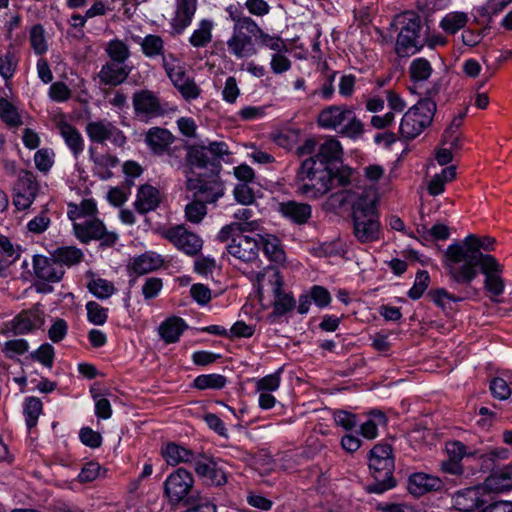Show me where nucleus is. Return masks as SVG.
<instances>
[{"mask_svg":"<svg viewBox=\"0 0 512 512\" xmlns=\"http://www.w3.org/2000/svg\"><path fill=\"white\" fill-rule=\"evenodd\" d=\"M496 239L490 236L467 235L462 241L450 244L443 256L447 272L453 271L458 279L469 280L475 276V267L498 261L490 254L495 250Z\"/></svg>","mask_w":512,"mask_h":512,"instance_id":"obj_1","label":"nucleus"},{"mask_svg":"<svg viewBox=\"0 0 512 512\" xmlns=\"http://www.w3.org/2000/svg\"><path fill=\"white\" fill-rule=\"evenodd\" d=\"M332 199L339 206L352 203L353 234L360 243H371L380 239L381 225L374 193H363L354 200V193L343 189L333 194Z\"/></svg>","mask_w":512,"mask_h":512,"instance_id":"obj_2","label":"nucleus"},{"mask_svg":"<svg viewBox=\"0 0 512 512\" xmlns=\"http://www.w3.org/2000/svg\"><path fill=\"white\" fill-rule=\"evenodd\" d=\"M349 171L333 170L329 166L317 165L314 157L304 160L297 172L296 192L307 198L316 199L328 193L333 187L349 184Z\"/></svg>","mask_w":512,"mask_h":512,"instance_id":"obj_3","label":"nucleus"},{"mask_svg":"<svg viewBox=\"0 0 512 512\" xmlns=\"http://www.w3.org/2000/svg\"><path fill=\"white\" fill-rule=\"evenodd\" d=\"M228 19L233 22L231 36L226 41L227 51L236 59H246L258 53V24L244 14L240 4H231L225 9Z\"/></svg>","mask_w":512,"mask_h":512,"instance_id":"obj_4","label":"nucleus"},{"mask_svg":"<svg viewBox=\"0 0 512 512\" xmlns=\"http://www.w3.org/2000/svg\"><path fill=\"white\" fill-rule=\"evenodd\" d=\"M369 468L374 482L366 487L369 493L382 494L396 486L393 477L394 458L388 444H377L370 450Z\"/></svg>","mask_w":512,"mask_h":512,"instance_id":"obj_5","label":"nucleus"},{"mask_svg":"<svg viewBox=\"0 0 512 512\" xmlns=\"http://www.w3.org/2000/svg\"><path fill=\"white\" fill-rule=\"evenodd\" d=\"M239 229L235 225H225L219 230L216 239L225 244L226 251L234 258L242 262L255 261L259 254L258 238Z\"/></svg>","mask_w":512,"mask_h":512,"instance_id":"obj_6","label":"nucleus"},{"mask_svg":"<svg viewBox=\"0 0 512 512\" xmlns=\"http://www.w3.org/2000/svg\"><path fill=\"white\" fill-rule=\"evenodd\" d=\"M318 124L349 138H358L363 133V124L346 105H331L318 115Z\"/></svg>","mask_w":512,"mask_h":512,"instance_id":"obj_7","label":"nucleus"},{"mask_svg":"<svg viewBox=\"0 0 512 512\" xmlns=\"http://www.w3.org/2000/svg\"><path fill=\"white\" fill-rule=\"evenodd\" d=\"M436 109V102L431 98L419 100L403 115L399 126L400 136L406 140L418 137L432 123Z\"/></svg>","mask_w":512,"mask_h":512,"instance_id":"obj_8","label":"nucleus"},{"mask_svg":"<svg viewBox=\"0 0 512 512\" xmlns=\"http://www.w3.org/2000/svg\"><path fill=\"white\" fill-rule=\"evenodd\" d=\"M504 265L499 261H492L490 264L479 265L475 267V276L469 280L462 281L458 279L457 274L453 271L447 272L452 283L468 287L481 273L483 278V289L488 298L493 303H499V297L505 291V280L503 278Z\"/></svg>","mask_w":512,"mask_h":512,"instance_id":"obj_9","label":"nucleus"},{"mask_svg":"<svg viewBox=\"0 0 512 512\" xmlns=\"http://www.w3.org/2000/svg\"><path fill=\"white\" fill-rule=\"evenodd\" d=\"M401 25L397 37L395 52L399 57L414 55L424 46V38L421 37V19L414 12H405L397 18Z\"/></svg>","mask_w":512,"mask_h":512,"instance_id":"obj_10","label":"nucleus"},{"mask_svg":"<svg viewBox=\"0 0 512 512\" xmlns=\"http://www.w3.org/2000/svg\"><path fill=\"white\" fill-rule=\"evenodd\" d=\"M256 280L259 286L263 285L266 280L272 286L274 295L273 311L268 315L271 321H275L276 318L285 315L295 308L296 301L291 294L283 291V281L279 271L275 267L268 266L262 272H259L256 276Z\"/></svg>","mask_w":512,"mask_h":512,"instance_id":"obj_11","label":"nucleus"},{"mask_svg":"<svg viewBox=\"0 0 512 512\" xmlns=\"http://www.w3.org/2000/svg\"><path fill=\"white\" fill-rule=\"evenodd\" d=\"M163 68L174 87L186 101H192L200 96L201 89L185 68L180 65L174 54L168 53V56L164 57Z\"/></svg>","mask_w":512,"mask_h":512,"instance_id":"obj_12","label":"nucleus"},{"mask_svg":"<svg viewBox=\"0 0 512 512\" xmlns=\"http://www.w3.org/2000/svg\"><path fill=\"white\" fill-rule=\"evenodd\" d=\"M193 487V475L184 468H178L166 478L164 495L172 505H185L192 493H199Z\"/></svg>","mask_w":512,"mask_h":512,"instance_id":"obj_13","label":"nucleus"},{"mask_svg":"<svg viewBox=\"0 0 512 512\" xmlns=\"http://www.w3.org/2000/svg\"><path fill=\"white\" fill-rule=\"evenodd\" d=\"M73 231L76 238L82 243L98 240L101 246L111 247L118 240V235L115 232L107 231L102 221L98 219L74 222Z\"/></svg>","mask_w":512,"mask_h":512,"instance_id":"obj_14","label":"nucleus"},{"mask_svg":"<svg viewBox=\"0 0 512 512\" xmlns=\"http://www.w3.org/2000/svg\"><path fill=\"white\" fill-rule=\"evenodd\" d=\"M86 133L89 139L95 143L110 141L117 147H123L126 143V137L123 132L105 119L87 123Z\"/></svg>","mask_w":512,"mask_h":512,"instance_id":"obj_15","label":"nucleus"},{"mask_svg":"<svg viewBox=\"0 0 512 512\" xmlns=\"http://www.w3.org/2000/svg\"><path fill=\"white\" fill-rule=\"evenodd\" d=\"M163 237L177 249L187 255H196L202 248V240L195 233L188 231L184 225H176L166 229Z\"/></svg>","mask_w":512,"mask_h":512,"instance_id":"obj_16","label":"nucleus"},{"mask_svg":"<svg viewBox=\"0 0 512 512\" xmlns=\"http://www.w3.org/2000/svg\"><path fill=\"white\" fill-rule=\"evenodd\" d=\"M39 185L32 172L23 171L17 180L14 188L13 204L18 210L29 208L34 202Z\"/></svg>","mask_w":512,"mask_h":512,"instance_id":"obj_17","label":"nucleus"},{"mask_svg":"<svg viewBox=\"0 0 512 512\" xmlns=\"http://www.w3.org/2000/svg\"><path fill=\"white\" fill-rule=\"evenodd\" d=\"M489 495L483 484L457 491L453 495V506L462 512L482 510L488 503Z\"/></svg>","mask_w":512,"mask_h":512,"instance_id":"obj_18","label":"nucleus"},{"mask_svg":"<svg viewBox=\"0 0 512 512\" xmlns=\"http://www.w3.org/2000/svg\"><path fill=\"white\" fill-rule=\"evenodd\" d=\"M186 188L193 192V198L200 200L205 205L214 203L223 196V186L215 180L206 181L201 178L188 177Z\"/></svg>","mask_w":512,"mask_h":512,"instance_id":"obj_19","label":"nucleus"},{"mask_svg":"<svg viewBox=\"0 0 512 512\" xmlns=\"http://www.w3.org/2000/svg\"><path fill=\"white\" fill-rule=\"evenodd\" d=\"M174 139L169 130L160 127L150 128L145 136V142L154 154L162 155L167 153L168 157H172L178 150L177 146L170 147Z\"/></svg>","mask_w":512,"mask_h":512,"instance_id":"obj_20","label":"nucleus"},{"mask_svg":"<svg viewBox=\"0 0 512 512\" xmlns=\"http://www.w3.org/2000/svg\"><path fill=\"white\" fill-rule=\"evenodd\" d=\"M132 101L137 115L156 117L164 113L158 96L150 90H141L134 93Z\"/></svg>","mask_w":512,"mask_h":512,"instance_id":"obj_21","label":"nucleus"},{"mask_svg":"<svg viewBox=\"0 0 512 512\" xmlns=\"http://www.w3.org/2000/svg\"><path fill=\"white\" fill-rule=\"evenodd\" d=\"M198 0H175V12L171 25L175 33L181 34L193 21Z\"/></svg>","mask_w":512,"mask_h":512,"instance_id":"obj_22","label":"nucleus"},{"mask_svg":"<svg viewBox=\"0 0 512 512\" xmlns=\"http://www.w3.org/2000/svg\"><path fill=\"white\" fill-rule=\"evenodd\" d=\"M278 212L296 225H305L312 217L311 205L294 200L279 203Z\"/></svg>","mask_w":512,"mask_h":512,"instance_id":"obj_23","label":"nucleus"},{"mask_svg":"<svg viewBox=\"0 0 512 512\" xmlns=\"http://www.w3.org/2000/svg\"><path fill=\"white\" fill-rule=\"evenodd\" d=\"M33 268L35 275L44 281L58 282L64 275V269L54 257L51 258L36 255L33 259Z\"/></svg>","mask_w":512,"mask_h":512,"instance_id":"obj_24","label":"nucleus"},{"mask_svg":"<svg viewBox=\"0 0 512 512\" xmlns=\"http://www.w3.org/2000/svg\"><path fill=\"white\" fill-rule=\"evenodd\" d=\"M443 487L440 478L418 472L412 474L408 479V491L414 496H422L431 491H439Z\"/></svg>","mask_w":512,"mask_h":512,"instance_id":"obj_25","label":"nucleus"},{"mask_svg":"<svg viewBox=\"0 0 512 512\" xmlns=\"http://www.w3.org/2000/svg\"><path fill=\"white\" fill-rule=\"evenodd\" d=\"M130 72L126 64L108 61L101 67L97 77L103 85L118 86L128 78Z\"/></svg>","mask_w":512,"mask_h":512,"instance_id":"obj_26","label":"nucleus"},{"mask_svg":"<svg viewBox=\"0 0 512 512\" xmlns=\"http://www.w3.org/2000/svg\"><path fill=\"white\" fill-rule=\"evenodd\" d=\"M44 323L43 313L38 309L23 311L10 323V329L15 334H25L40 328Z\"/></svg>","mask_w":512,"mask_h":512,"instance_id":"obj_27","label":"nucleus"},{"mask_svg":"<svg viewBox=\"0 0 512 512\" xmlns=\"http://www.w3.org/2000/svg\"><path fill=\"white\" fill-rule=\"evenodd\" d=\"M89 154L94 174L101 180L110 179L113 175L111 169L119 164V159L110 153L97 154L93 147L89 148Z\"/></svg>","mask_w":512,"mask_h":512,"instance_id":"obj_28","label":"nucleus"},{"mask_svg":"<svg viewBox=\"0 0 512 512\" xmlns=\"http://www.w3.org/2000/svg\"><path fill=\"white\" fill-rule=\"evenodd\" d=\"M163 264L162 257L155 252H145L133 258L128 265L129 272L137 276L158 269Z\"/></svg>","mask_w":512,"mask_h":512,"instance_id":"obj_29","label":"nucleus"},{"mask_svg":"<svg viewBox=\"0 0 512 512\" xmlns=\"http://www.w3.org/2000/svg\"><path fill=\"white\" fill-rule=\"evenodd\" d=\"M194 469L199 477L211 485L222 486L227 482L225 471L213 461H195Z\"/></svg>","mask_w":512,"mask_h":512,"instance_id":"obj_30","label":"nucleus"},{"mask_svg":"<svg viewBox=\"0 0 512 512\" xmlns=\"http://www.w3.org/2000/svg\"><path fill=\"white\" fill-rule=\"evenodd\" d=\"M488 495L512 490V468H505L488 476L483 482Z\"/></svg>","mask_w":512,"mask_h":512,"instance_id":"obj_31","label":"nucleus"},{"mask_svg":"<svg viewBox=\"0 0 512 512\" xmlns=\"http://www.w3.org/2000/svg\"><path fill=\"white\" fill-rule=\"evenodd\" d=\"M159 203L160 193L155 187L146 184L139 188L135 201V208L139 213L145 214L152 211L158 207Z\"/></svg>","mask_w":512,"mask_h":512,"instance_id":"obj_32","label":"nucleus"},{"mask_svg":"<svg viewBox=\"0 0 512 512\" xmlns=\"http://www.w3.org/2000/svg\"><path fill=\"white\" fill-rule=\"evenodd\" d=\"M342 154V146L340 142L331 137L326 139L318 149V152L313 156L317 160L319 166H329L330 163L340 159Z\"/></svg>","mask_w":512,"mask_h":512,"instance_id":"obj_33","label":"nucleus"},{"mask_svg":"<svg viewBox=\"0 0 512 512\" xmlns=\"http://www.w3.org/2000/svg\"><path fill=\"white\" fill-rule=\"evenodd\" d=\"M19 61L20 59L16 51L12 49H8L5 52L0 51V77L8 89H10L12 79L18 70Z\"/></svg>","mask_w":512,"mask_h":512,"instance_id":"obj_34","label":"nucleus"},{"mask_svg":"<svg viewBox=\"0 0 512 512\" xmlns=\"http://www.w3.org/2000/svg\"><path fill=\"white\" fill-rule=\"evenodd\" d=\"M186 166L184 174L188 175L192 172L193 168L204 169L210 165L207 151L204 145H190L186 147Z\"/></svg>","mask_w":512,"mask_h":512,"instance_id":"obj_35","label":"nucleus"},{"mask_svg":"<svg viewBox=\"0 0 512 512\" xmlns=\"http://www.w3.org/2000/svg\"><path fill=\"white\" fill-rule=\"evenodd\" d=\"M58 129L66 145L77 158L84 150V140L80 132L66 121H60Z\"/></svg>","mask_w":512,"mask_h":512,"instance_id":"obj_36","label":"nucleus"},{"mask_svg":"<svg viewBox=\"0 0 512 512\" xmlns=\"http://www.w3.org/2000/svg\"><path fill=\"white\" fill-rule=\"evenodd\" d=\"M259 247L262 246L264 254L272 262L280 263L285 260V252L281 247L280 240L271 234L256 235Z\"/></svg>","mask_w":512,"mask_h":512,"instance_id":"obj_37","label":"nucleus"},{"mask_svg":"<svg viewBox=\"0 0 512 512\" xmlns=\"http://www.w3.org/2000/svg\"><path fill=\"white\" fill-rule=\"evenodd\" d=\"M162 455L166 462L172 466L192 462L195 458L193 451L176 443H168L165 448L162 449Z\"/></svg>","mask_w":512,"mask_h":512,"instance_id":"obj_38","label":"nucleus"},{"mask_svg":"<svg viewBox=\"0 0 512 512\" xmlns=\"http://www.w3.org/2000/svg\"><path fill=\"white\" fill-rule=\"evenodd\" d=\"M214 26L215 24L213 20L202 19L189 37L190 45L194 48L206 47L212 41V31Z\"/></svg>","mask_w":512,"mask_h":512,"instance_id":"obj_39","label":"nucleus"},{"mask_svg":"<svg viewBox=\"0 0 512 512\" xmlns=\"http://www.w3.org/2000/svg\"><path fill=\"white\" fill-rule=\"evenodd\" d=\"M255 210L249 206H244L238 208L234 214L233 218L236 220L235 222L230 223L229 225L238 226L240 231L254 232L257 231L260 227V221L254 219Z\"/></svg>","mask_w":512,"mask_h":512,"instance_id":"obj_40","label":"nucleus"},{"mask_svg":"<svg viewBox=\"0 0 512 512\" xmlns=\"http://www.w3.org/2000/svg\"><path fill=\"white\" fill-rule=\"evenodd\" d=\"M186 328L182 318L171 317L164 321L159 327V334L166 343H175Z\"/></svg>","mask_w":512,"mask_h":512,"instance_id":"obj_41","label":"nucleus"},{"mask_svg":"<svg viewBox=\"0 0 512 512\" xmlns=\"http://www.w3.org/2000/svg\"><path fill=\"white\" fill-rule=\"evenodd\" d=\"M456 177V167L454 165L448 166L440 173L435 174L428 182L427 191L431 196H438L445 190V185L451 182Z\"/></svg>","mask_w":512,"mask_h":512,"instance_id":"obj_42","label":"nucleus"},{"mask_svg":"<svg viewBox=\"0 0 512 512\" xmlns=\"http://www.w3.org/2000/svg\"><path fill=\"white\" fill-rule=\"evenodd\" d=\"M51 256L54 257L62 267L63 265L73 266L79 264L84 258L82 250L75 246L58 247L51 253Z\"/></svg>","mask_w":512,"mask_h":512,"instance_id":"obj_43","label":"nucleus"},{"mask_svg":"<svg viewBox=\"0 0 512 512\" xmlns=\"http://www.w3.org/2000/svg\"><path fill=\"white\" fill-rule=\"evenodd\" d=\"M142 53L148 58H155L160 56L162 60L168 56L164 52V41L161 36L156 34L146 35L139 42Z\"/></svg>","mask_w":512,"mask_h":512,"instance_id":"obj_44","label":"nucleus"},{"mask_svg":"<svg viewBox=\"0 0 512 512\" xmlns=\"http://www.w3.org/2000/svg\"><path fill=\"white\" fill-rule=\"evenodd\" d=\"M43 412L42 401L34 396L27 397L23 403V414L28 430L37 425L38 418Z\"/></svg>","mask_w":512,"mask_h":512,"instance_id":"obj_45","label":"nucleus"},{"mask_svg":"<svg viewBox=\"0 0 512 512\" xmlns=\"http://www.w3.org/2000/svg\"><path fill=\"white\" fill-rule=\"evenodd\" d=\"M468 20V15L464 12H450L442 18L440 27L445 33L453 35L463 29L468 23Z\"/></svg>","mask_w":512,"mask_h":512,"instance_id":"obj_46","label":"nucleus"},{"mask_svg":"<svg viewBox=\"0 0 512 512\" xmlns=\"http://www.w3.org/2000/svg\"><path fill=\"white\" fill-rule=\"evenodd\" d=\"M432 66L425 58L414 59L409 66V75L414 85L426 81L432 74Z\"/></svg>","mask_w":512,"mask_h":512,"instance_id":"obj_47","label":"nucleus"},{"mask_svg":"<svg viewBox=\"0 0 512 512\" xmlns=\"http://www.w3.org/2000/svg\"><path fill=\"white\" fill-rule=\"evenodd\" d=\"M29 43L36 55H43L48 51L49 45L42 25L36 24L31 27Z\"/></svg>","mask_w":512,"mask_h":512,"instance_id":"obj_48","label":"nucleus"},{"mask_svg":"<svg viewBox=\"0 0 512 512\" xmlns=\"http://www.w3.org/2000/svg\"><path fill=\"white\" fill-rule=\"evenodd\" d=\"M0 118L12 128L19 127L23 124L17 108L6 98H0Z\"/></svg>","mask_w":512,"mask_h":512,"instance_id":"obj_49","label":"nucleus"},{"mask_svg":"<svg viewBox=\"0 0 512 512\" xmlns=\"http://www.w3.org/2000/svg\"><path fill=\"white\" fill-rule=\"evenodd\" d=\"M257 44L272 50L274 53H278L280 51H288V47L281 37L266 33L259 25Z\"/></svg>","mask_w":512,"mask_h":512,"instance_id":"obj_50","label":"nucleus"},{"mask_svg":"<svg viewBox=\"0 0 512 512\" xmlns=\"http://www.w3.org/2000/svg\"><path fill=\"white\" fill-rule=\"evenodd\" d=\"M226 378L220 374H203L194 379V387L199 390L222 389L226 385Z\"/></svg>","mask_w":512,"mask_h":512,"instance_id":"obj_51","label":"nucleus"},{"mask_svg":"<svg viewBox=\"0 0 512 512\" xmlns=\"http://www.w3.org/2000/svg\"><path fill=\"white\" fill-rule=\"evenodd\" d=\"M188 512H216V505L201 493H192L187 501Z\"/></svg>","mask_w":512,"mask_h":512,"instance_id":"obj_52","label":"nucleus"},{"mask_svg":"<svg viewBox=\"0 0 512 512\" xmlns=\"http://www.w3.org/2000/svg\"><path fill=\"white\" fill-rule=\"evenodd\" d=\"M110 57V61L125 64L126 60L130 57L128 46L121 40H111L105 49Z\"/></svg>","mask_w":512,"mask_h":512,"instance_id":"obj_53","label":"nucleus"},{"mask_svg":"<svg viewBox=\"0 0 512 512\" xmlns=\"http://www.w3.org/2000/svg\"><path fill=\"white\" fill-rule=\"evenodd\" d=\"M205 150L208 154L210 166L213 167L219 166L223 157L229 154V147L223 141L210 142L205 146Z\"/></svg>","mask_w":512,"mask_h":512,"instance_id":"obj_54","label":"nucleus"},{"mask_svg":"<svg viewBox=\"0 0 512 512\" xmlns=\"http://www.w3.org/2000/svg\"><path fill=\"white\" fill-rule=\"evenodd\" d=\"M89 291L99 299H106L110 297L114 291V285L108 280L97 278L93 279L88 284Z\"/></svg>","mask_w":512,"mask_h":512,"instance_id":"obj_55","label":"nucleus"},{"mask_svg":"<svg viewBox=\"0 0 512 512\" xmlns=\"http://www.w3.org/2000/svg\"><path fill=\"white\" fill-rule=\"evenodd\" d=\"M207 213L206 205L198 199L188 203L185 207L186 219L191 223H200Z\"/></svg>","mask_w":512,"mask_h":512,"instance_id":"obj_56","label":"nucleus"},{"mask_svg":"<svg viewBox=\"0 0 512 512\" xmlns=\"http://www.w3.org/2000/svg\"><path fill=\"white\" fill-rule=\"evenodd\" d=\"M87 318L94 325H103L108 318V309L95 301L86 304Z\"/></svg>","mask_w":512,"mask_h":512,"instance_id":"obj_57","label":"nucleus"},{"mask_svg":"<svg viewBox=\"0 0 512 512\" xmlns=\"http://www.w3.org/2000/svg\"><path fill=\"white\" fill-rule=\"evenodd\" d=\"M233 195L235 200L243 206H250L255 202L254 189L250 183H239L234 187Z\"/></svg>","mask_w":512,"mask_h":512,"instance_id":"obj_58","label":"nucleus"},{"mask_svg":"<svg viewBox=\"0 0 512 512\" xmlns=\"http://www.w3.org/2000/svg\"><path fill=\"white\" fill-rule=\"evenodd\" d=\"M429 282V273L425 270L419 271L416 274L412 288L408 291V296L413 300L419 299L428 288Z\"/></svg>","mask_w":512,"mask_h":512,"instance_id":"obj_59","label":"nucleus"},{"mask_svg":"<svg viewBox=\"0 0 512 512\" xmlns=\"http://www.w3.org/2000/svg\"><path fill=\"white\" fill-rule=\"evenodd\" d=\"M288 51H280L271 55L270 68L274 74H283L291 69L292 62L287 57Z\"/></svg>","mask_w":512,"mask_h":512,"instance_id":"obj_60","label":"nucleus"},{"mask_svg":"<svg viewBox=\"0 0 512 512\" xmlns=\"http://www.w3.org/2000/svg\"><path fill=\"white\" fill-rule=\"evenodd\" d=\"M490 391L493 397L499 400H506L511 396V389L509 385L500 377H495L491 380Z\"/></svg>","mask_w":512,"mask_h":512,"instance_id":"obj_61","label":"nucleus"},{"mask_svg":"<svg viewBox=\"0 0 512 512\" xmlns=\"http://www.w3.org/2000/svg\"><path fill=\"white\" fill-rule=\"evenodd\" d=\"M49 97L55 102H65L71 97V90L61 81L54 82L49 88Z\"/></svg>","mask_w":512,"mask_h":512,"instance_id":"obj_62","label":"nucleus"},{"mask_svg":"<svg viewBox=\"0 0 512 512\" xmlns=\"http://www.w3.org/2000/svg\"><path fill=\"white\" fill-rule=\"evenodd\" d=\"M50 222L51 221L47 216V213L42 211L39 215L35 216L27 223V229L29 232L34 234H41L48 229Z\"/></svg>","mask_w":512,"mask_h":512,"instance_id":"obj_63","label":"nucleus"},{"mask_svg":"<svg viewBox=\"0 0 512 512\" xmlns=\"http://www.w3.org/2000/svg\"><path fill=\"white\" fill-rule=\"evenodd\" d=\"M32 357L42 363L44 366L51 368L54 360V348L51 344H42L33 354Z\"/></svg>","mask_w":512,"mask_h":512,"instance_id":"obj_64","label":"nucleus"}]
</instances>
